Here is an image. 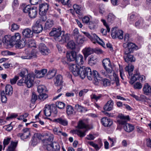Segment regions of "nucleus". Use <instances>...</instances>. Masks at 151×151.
Here are the masks:
<instances>
[{"instance_id":"1","label":"nucleus","mask_w":151,"mask_h":151,"mask_svg":"<svg viewBox=\"0 0 151 151\" xmlns=\"http://www.w3.org/2000/svg\"><path fill=\"white\" fill-rule=\"evenodd\" d=\"M79 75L82 79L84 78L86 76L90 80H91L93 78L96 84L101 80V78L97 71L93 70L92 72L91 68L88 67L83 66L80 68Z\"/></svg>"},{"instance_id":"2","label":"nucleus","mask_w":151,"mask_h":151,"mask_svg":"<svg viewBox=\"0 0 151 151\" xmlns=\"http://www.w3.org/2000/svg\"><path fill=\"white\" fill-rule=\"evenodd\" d=\"M48 136H49V139L50 140L52 139V135L49 133H45L42 134L35 133L32 137L31 145L33 146H35L39 142L40 140H42L43 141L44 139L47 138Z\"/></svg>"},{"instance_id":"3","label":"nucleus","mask_w":151,"mask_h":151,"mask_svg":"<svg viewBox=\"0 0 151 151\" xmlns=\"http://www.w3.org/2000/svg\"><path fill=\"white\" fill-rule=\"evenodd\" d=\"M21 35L19 33H15L14 35L12 36L11 41L12 43H11V45H15V47L17 48L21 49L25 46L24 42L21 40Z\"/></svg>"},{"instance_id":"4","label":"nucleus","mask_w":151,"mask_h":151,"mask_svg":"<svg viewBox=\"0 0 151 151\" xmlns=\"http://www.w3.org/2000/svg\"><path fill=\"white\" fill-rule=\"evenodd\" d=\"M64 32V31H61V28L59 27L53 28L49 34L51 36H54L56 40L60 42V38L61 33Z\"/></svg>"},{"instance_id":"5","label":"nucleus","mask_w":151,"mask_h":151,"mask_svg":"<svg viewBox=\"0 0 151 151\" xmlns=\"http://www.w3.org/2000/svg\"><path fill=\"white\" fill-rule=\"evenodd\" d=\"M111 36L113 38H118L122 39L123 38V32L116 28L112 29L111 31Z\"/></svg>"},{"instance_id":"6","label":"nucleus","mask_w":151,"mask_h":151,"mask_svg":"<svg viewBox=\"0 0 151 151\" xmlns=\"http://www.w3.org/2000/svg\"><path fill=\"white\" fill-rule=\"evenodd\" d=\"M42 24L40 20H37L32 27V31L35 33H39L43 29Z\"/></svg>"},{"instance_id":"7","label":"nucleus","mask_w":151,"mask_h":151,"mask_svg":"<svg viewBox=\"0 0 151 151\" xmlns=\"http://www.w3.org/2000/svg\"><path fill=\"white\" fill-rule=\"evenodd\" d=\"M34 79V75L33 73L28 74L25 77V84L28 88H31L33 86Z\"/></svg>"},{"instance_id":"8","label":"nucleus","mask_w":151,"mask_h":151,"mask_svg":"<svg viewBox=\"0 0 151 151\" xmlns=\"http://www.w3.org/2000/svg\"><path fill=\"white\" fill-rule=\"evenodd\" d=\"M53 138L52 140L49 139V136L47 137L46 138H45L43 141L44 148L48 151H53L52 144H51L50 142L53 140L54 136L52 134Z\"/></svg>"},{"instance_id":"9","label":"nucleus","mask_w":151,"mask_h":151,"mask_svg":"<svg viewBox=\"0 0 151 151\" xmlns=\"http://www.w3.org/2000/svg\"><path fill=\"white\" fill-rule=\"evenodd\" d=\"M129 120L128 116H124L123 114H119L117 117V122L120 124L125 125L127 120Z\"/></svg>"},{"instance_id":"10","label":"nucleus","mask_w":151,"mask_h":151,"mask_svg":"<svg viewBox=\"0 0 151 151\" xmlns=\"http://www.w3.org/2000/svg\"><path fill=\"white\" fill-rule=\"evenodd\" d=\"M55 109L56 108L53 104H46L44 108L45 115L46 116H50L51 115V109Z\"/></svg>"},{"instance_id":"11","label":"nucleus","mask_w":151,"mask_h":151,"mask_svg":"<svg viewBox=\"0 0 151 151\" xmlns=\"http://www.w3.org/2000/svg\"><path fill=\"white\" fill-rule=\"evenodd\" d=\"M69 68L75 76H77L79 74V69L78 66L76 64L70 63L69 65Z\"/></svg>"},{"instance_id":"12","label":"nucleus","mask_w":151,"mask_h":151,"mask_svg":"<svg viewBox=\"0 0 151 151\" xmlns=\"http://www.w3.org/2000/svg\"><path fill=\"white\" fill-rule=\"evenodd\" d=\"M127 51H125L124 52V59L125 61L127 63L134 62L135 58L132 55H130Z\"/></svg>"},{"instance_id":"13","label":"nucleus","mask_w":151,"mask_h":151,"mask_svg":"<svg viewBox=\"0 0 151 151\" xmlns=\"http://www.w3.org/2000/svg\"><path fill=\"white\" fill-rule=\"evenodd\" d=\"M90 40L94 43H97L103 47L105 45L103 42L95 34H92Z\"/></svg>"},{"instance_id":"14","label":"nucleus","mask_w":151,"mask_h":151,"mask_svg":"<svg viewBox=\"0 0 151 151\" xmlns=\"http://www.w3.org/2000/svg\"><path fill=\"white\" fill-rule=\"evenodd\" d=\"M22 34L23 38L26 39L31 38L33 36V31L28 28L24 29Z\"/></svg>"},{"instance_id":"15","label":"nucleus","mask_w":151,"mask_h":151,"mask_svg":"<svg viewBox=\"0 0 151 151\" xmlns=\"http://www.w3.org/2000/svg\"><path fill=\"white\" fill-rule=\"evenodd\" d=\"M23 133H20L17 134V136L20 137L22 139H26L29 137L30 132L28 128H25L23 129Z\"/></svg>"},{"instance_id":"16","label":"nucleus","mask_w":151,"mask_h":151,"mask_svg":"<svg viewBox=\"0 0 151 151\" xmlns=\"http://www.w3.org/2000/svg\"><path fill=\"white\" fill-rule=\"evenodd\" d=\"M35 56L36 54L34 52L26 51L20 57L23 60L30 59Z\"/></svg>"},{"instance_id":"17","label":"nucleus","mask_w":151,"mask_h":151,"mask_svg":"<svg viewBox=\"0 0 151 151\" xmlns=\"http://www.w3.org/2000/svg\"><path fill=\"white\" fill-rule=\"evenodd\" d=\"M114 102L112 100L108 101L103 107V109L106 111H110L114 108Z\"/></svg>"},{"instance_id":"18","label":"nucleus","mask_w":151,"mask_h":151,"mask_svg":"<svg viewBox=\"0 0 151 151\" xmlns=\"http://www.w3.org/2000/svg\"><path fill=\"white\" fill-rule=\"evenodd\" d=\"M39 50L43 55H47L50 52V50L43 43L40 44L39 45Z\"/></svg>"},{"instance_id":"19","label":"nucleus","mask_w":151,"mask_h":151,"mask_svg":"<svg viewBox=\"0 0 151 151\" xmlns=\"http://www.w3.org/2000/svg\"><path fill=\"white\" fill-rule=\"evenodd\" d=\"M49 9V5L47 4H42L40 5V14H46Z\"/></svg>"},{"instance_id":"20","label":"nucleus","mask_w":151,"mask_h":151,"mask_svg":"<svg viewBox=\"0 0 151 151\" xmlns=\"http://www.w3.org/2000/svg\"><path fill=\"white\" fill-rule=\"evenodd\" d=\"M54 121L57 123H59L64 126H67L68 124V122L67 119L63 117H59L55 119L54 120Z\"/></svg>"},{"instance_id":"21","label":"nucleus","mask_w":151,"mask_h":151,"mask_svg":"<svg viewBox=\"0 0 151 151\" xmlns=\"http://www.w3.org/2000/svg\"><path fill=\"white\" fill-rule=\"evenodd\" d=\"M77 55L76 52L71 51L66 53V58L68 61H71L75 60L76 57Z\"/></svg>"},{"instance_id":"22","label":"nucleus","mask_w":151,"mask_h":151,"mask_svg":"<svg viewBox=\"0 0 151 151\" xmlns=\"http://www.w3.org/2000/svg\"><path fill=\"white\" fill-rule=\"evenodd\" d=\"M101 122L102 124L105 127L110 126L112 124V122L111 119L106 117H104L101 119Z\"/></svg>"},{"instance_id":"23","label":"nucleus","mask_w":151,"mask_h":151,"mask_svg":"<svg viewBox=\"0 0 151 151\" xmlns=\"http://www.w3.org/2000/svg\"><path fill=\"white\" fill-rule=\"evenodd\" d=\"M85 58H86L88 55H91L93 52V49L90 47H86L82 50Z\"/></svg>"},{"instance_id":"24","label":"nucleus","mask_w":151,"mask_h":151,"mask_svg":"<svg viewBox=\"0 0 151 151\" xmlns=\"http://www.w3.org/2000/svg\"><path fill=\"white\" fill-rule=\"evenodd\" d=\"M143 93L146 95H148L151 93V86L148 83H145L143 88Z\"/></svg>"},{"instance_id":"25","label":"nucleus","mask_w":151,"mask_h":151,"mask_svg":"<svg viewBox=\"0 0 151 151\" xmlns=\"http://www.w3.org/2000/svg\"><path fill=\"white\" fill-rule=\"evenodd\" d=\"M62 76L60 75L57 76L54 79V84L57 86H62L63 81Z\"/></svg>"},{"instance_id":"26","label":"nucleus","mask_w":151,"mask_h":151,"mask_svg":"<svg viewBox=\"0 0 151 151\" xmlns=\"http://www.w3.org/2000/svg\"><path fill=\"white\" fill-rule=\"evenodd\" d=\"M23 42H24L25 46L26 45L28 47H32L36 46L34 41L29 38L25 39Z\"/></svg>"},{"instance_id":"27","label":"nucleus","mask_w":151,"mask_h":151,"mask_svg":"<svg viewBox=\"0 0 151 151\" xmlns=\"http://www.w3.org/2000/svg\"><path fill=\"white\" fill-rule=\"evenodd\" d=\"M37 7L35 6H33L30 9L28 13L29 16L32 18H35L37 16Z\"/></svg>"},{"instance_id":"28","label":"nucleus","mask_w":151,"mask_h":151,"mask_svg":"<svg viewBox=\"0 0 151 151\" xmlns=\"http://www.w3.org/2000/svg\"><path fill=\"white\" fill-rule=\"evenodd\" d=\"M87 130L82 131L81 129H78L72 131V133L73 134H76L80 137H84L86 135V132Z\"/></svg>"},{"instance_id":"29","label":"nucleus","mask_w":151,"mask_h":151,"mask_svg":"<svg viewBox=\"0 0 151 151\" xmlns=\"http://www.w3.org/2000/svg\"><path fill=\"white\" fill-rule=\"evenodd\" d=\"M127 46L128 50H126V51H128L129 53L132 52L134 50L137 49V47L133 43H129L127 44Z\"/></svg>"},{"instance_id":"30","label":"nucleus","mask_w":151,"mask_h":151,"mask_svg":"<svg viewBox=\"0 0 151 151\" xmlns=\"http://www.w3.org/2000/svg\"><path fill=\"white\" fill-rule=\"evenodd\" d=\"M18 143L17 142H14L12 141L6 150L7 151H15L16 148L17 147Z\"/></svg>"},{"instance_id":"31","label":"nucleus","mask_w":151,"mask_h":151,"mask_svg":"<svg viewBox=\"0 0 151 151\" xmlns=\"http://www.w3.org/2000/svg\"><path fill=\"white\" fill-rule=\"evenodd\" d=\"M124 129L126 132H130L134 130V127L132 125L127 123L124 126Z\"/></svg>"},{"instance_id":"32","label":"nucleus","mask_w":151,"mask_h":151,"mask_svg":"<svg viewBox=\"0 0 151 151\" xmlns=\"http://www.w3.org/2000/svg\"><path fill=\"white\" fill-rule=\"evenodd\" d=\"M75 60L76 63L79 65H83L84 63L83 57L82 55L80 54H79L77 56H76Z\"/></svg>"},{"instance_id":"33","label":"nucleus","mask_w":151,"mask_h":151,"mask_svg":"<svg viewBox=\"0 0 151 151\" xmlns=\"http://www.w3.org/2000/svg\"><path fill=\"white\" fill-rule=\"evenodd\" d=\"M47 72V70L45 69H42L41 70H36L35 71L37 77L39 78L44 76Z\"/></svg>"},{"instance_id":"34","label":"nucleus","mask_w":151,"mask_h":151,"mask_svg":"<svg viewBox=\"0 0 151 151\" xmlns=\"http://www.w3.org/2000/svg\"><path fill=\"white\" fill-rule=\"evenodd\" d=\"M13 91V88L12 86L9 84L6 85L5 89V92L6 94L10 96L12 94Z\"/></svg>"},{"instance_id":"35","label":"nucleus","mask_w":151,"mask_h":151,"mask_svg":"<svg viewBox=\"0 0 151 151\" xmlns=\"http://www.w3.org/2000/svg\"><path fill=\"white\" fill-rule=\"evenodd\" d=\"M12 36L10 35H6L3 38L2 41L4 43L9 44L11 45V43H12L11 41Z\"/></svg>"},{"instance_id":"36","label":"nucleus","mask_w":151,"mask_h":151,"mask_svg":"<svg viewBox=\"0 0 151 151\" xmlns=\"http://www.w3.org/2000/svg\"><path fill=\"white\" fill-rule=\"evenodd\" d=\"M56 71L54 69L50 70L46 75V77L48 79H50L55 75Z\"/></svg>"},{"instance_id":"37","label":"nucleus","mask_w":151,"mask_h":151,"mask_svg":"<svg viewBox=\"0 0 151 151\" xmlns=\"http://www.w3.org/2000/svg\"><path fill=\"white\" fill-rule=\"evenodd\" d=\"M53 25V21L52 20L48 19L45 24L44 28L46 29H49L51 28Z\"/></svg>"},{"instance_id":"38","label":"nucleus","mask_w":151,"mask_h":151,"mask_svg":"<svg viewBox=\"0 0 151 151\" xmlns=\"http://www.w3.org/2000/svg\"><path fill=\"white\" fill-rule=\"evenodd\" d=\"M74 109L73 107L70 105H68L66 107V112L68 115H71L73 114Z\"/></svg>"},{"instance_id":"39","label":"nucleus","mask_w":151,"mask_h":151,"mask_svg":"<svg viewBox=\"0 0 151 151\" xmlns=\"http://www.w3.org/2000/svg\"><path fill=\"white\" fill-rule=\"evenodd\" d=\"M63 35L61 36L60 38V42L62 41L63 42H66L69 39V36L68 34L65 35V32L64 33H62Z\"/></svg>"},{"instance_id":"40","label":"nucleus","mask_w":151,"mask_h":151,"mask_svg":"<svg viewBox=\"0 0 151 151\" xmlns=\"http://www.w3.org/2000/svg\"><path fill=\"white\" fill-rule=\"evenodd\" d=\"M103 65L104 68H106L107 67H111V65L110 60L109 58L104 59L102 61Z\"/></svg>"},{"instance_id":"41","label":"nucleus","mask_w":151,"mask_h":151,"mask_svg":"<svg viewBox=\"0 0 151 151\" xmlns=\"http://www.w3.org/2000/svg\"><path fill=\"white\" fill-rule=\"evenodd\" d=\"M23 11L25 13H29L31 9V6L29 5H26L24 4H23L22 5Z\"/></svg>"},{"instance_id":"42","label":"nucleus","mask_w":151,"mask_h":151,"mask_svg":"<svg viewBox=\"0 0 151 151\" xmlns=\"http://www.w3.org/2000/svg\"><path fill=\"white\" fill-rule=\"evenodd\" d=\"M37 91L39 93H45L46 91V87L44 85H39L37 87Z\"/></svg>"},{"instance_id":"43","label":"nucleus","mask_w":151,"mask_h":151,"mask_svg":"<svg viewBox=\"0 0 151 151\" xmlns=\"http://www.w3.org/2000/svg\"><path fill=\"white\" fill-rule=\"evenodd\" d=\"M67 46L69 49H74L75 48L76 44L73 40H70L68 43Z\"/></svg>"},{"instance_id":"44","label":"nucleus","mask_w":151,"mask_h":151,"mask_svg":"<svg viewBox=\"0 0 151 151\" xmlns=\"http://www.w3.org/2000/svg\"><path fill=\"white\" fill-rule=\"evenodd\" d=\"M53 151H59L60 148V147L59 144L56 142H54L52 144Z\"/></svg>"},{"instance_id":"45","label":"nucleus","mask_w":151,"mask_h":151,"mask_svg":"<svg viewBox=\"0 0 151 151\" xmlns=\"http://www.w3.org/2000/svg\"><path fill=\"white\" fill-rule=\"evenodd\" d=\"M139 74L136 73L134 74L131 79V81L129 82L130 84H133L135 81L138 79Z\"/></svg>"},{"instance_id":"46","label":"nucleus","mask_w":151,"mask_h":151,"mask_svg":"<svg viewBox=\"0 0 151 151\" xmlns=\"http://www.w3.org/2000/svg\"><path fill=\"white\" fill-rule=\"evenodd\" d=\"M115 18L116 17L113 14L110 13L108 15L107 20L108 22L110 23H112L115 19Z\"/></svg>"},{"instance_id":"47","label":"nucleus","mask_w":151,"mask_h":151,"mask_svg":"<svg viewBox=\"0 0 151 151\" xmlns=\"http://www.w3.org/2000/svg\"><path fill=\"white\" fill-rule=\"evenodd\" d=\"M134 69V66L132 65H129L125 68V71L128 72L129 74L133 71Z\"/></svg>"},{"instance_id":"48","label":"nucleus","mask_w":151,"mask_h":151,"mask_svg":"<svg viewBox=\"0 0 151 151\" xmlns=\"http://www.w3.org/2000/svg\"><path fill=\"white\" fill-rule=\"evenodd\" d=\"M1 54L2 55L4 56L15 55V53L10 52L8 50H5L2 51L1 52Z\"/></svg>"},{"instance_id":"49","label":"nucleus","mask_w":151,"mask_h":151,"mask_svg":"<svg viewBox=\"0 0 151 151\" xmlns=\"http://www.w3.org/2000/svg\"><path fill=\"white\" fill-rule=\"evenodd\" d=\"M11 139V138L10 137H7L5 139H4L3 142V144L4 145V149L6 146L8 145V144L9 143Z\"/></svg>"},{"instance_id":"50","label":"nucleus","mask_w":151,"mask_h":151,"mask_svg":"<svg viewBox=\"0 0 151 151\" xmlns=\"http://www.w3.org/2000/svg\"><path fill=\"white\" fill-rule=\"evenodd\" d=\"M1 99L2 102L5 103L6 102L7 99L5 95L4 91H2L1 92Z\"/></svg>"},{"instance_id":"51","label":"nucleus","mask_w":151,"mask_h":151,"mask_svg":"<svg viewBox=\"0 0 151 151\" xmlns=\"http://www.w3.org/2000/svg\"><path fill=\"white\" fill-rule=\"evenodd\" d=\"M62 129L59 127H55L53 129L54 133L59 136H60L61 133Z\"/></svg>"},{"instance_id":"52","label":"nucleus","mask_w":151,"mask_h":151,"mask_svg":"<svg viewBox=\"0 0 151 151\" xmlns=\"http://www.w3.org/2000/svg\"><path fill=\"white\" fill-rule=\"evenodd\" d=\"M88 126L82 121H80L78 124V127L79 129L86 128Z\"/></svg>"},{"instance_id":"53","label":"nucleus","mask_w":151,"mask_h":151,"mask_svg":"<svg viewBox=\"0 0 151 151\" xmlns=\"http://www.w3.org/2000/svg\"><path fill=\"white\" fill-rule=\"evenodd\" d=\"M102 96L101 94H99L98 95L95 94H92L91 95V98L92 99H94L96 101L99 99Z\"/></svg>"},{"instance_id":"54","label":"nucleus","mask_w":151,"mask_h":151,"mask_svg":"<svg viewBox=\"0 0 151 151\" xmlns=\"http://www.w3.org/2000/svg\"><path fill=\"white\" fill-rule=\"evenodd\" d=\"M75 109L77 111L82 112L83 111L84 108L82 106L77 104L75 105Z\"/></svg>"},{"instance_id":"55","label":"nucleus","mask_w":151,"mask_h":151,"mask_svg":"<svg viewBox=\"0 0 151 151\" xmlns=\"http://www.w3.org/2000/svg\"><path fill=\"white\" fill-rule=\"evenodd\" d=\"M47 97V95L45 93H40L39 96V98L42 101H43Z\"/></svg>"},{"instance_id":"56","label":"nucleus","mask_w":151,"mask_h":151,"mask_svg":"<svg viewBox=\"0 0 151 151\" xmlns=\"http://www.w3.org/2000/svg\"><path fill=\"white\" fill-rule=\"evenodd\" d=\"M88 143L91 146L94 147L96 150H98L100 149V147L98 145L94 143L93 141H89L88 142Z\"/></svg>"},{"instance_id":"57","label":"nucleus","mask_w":151,"mask_h":151,"mask_svg":"<svg viewBox=\"0 0 151 151\" xmlns=\"http://www.w3.org/2000/svg\"><path fill=\"white\" fill-rule=\"evenodd\" d=\"M28 73L27 70L25 69H22L20 72L19 73V76L23 78V77L26 74Z\"/></svg>"},{"instance_id":"58","label":"nucleus","mask_w":151,"mask_h":151,"mask_svg":"<svg viewBox=\"0 0 151 151\" xmlns=\"http://www.w3.org/2000/svg\"><path fill=\"white\" fill-rule=\"evenodd\" d=\"M142 87V85L140 82H137L134 85V89H140Z\"/></svg>"},{"instance_id":"59","label":"nucleus","mask_w":151,"mask_h":151,"mask_svg":"<svg viewBox=\"0 0 151 151\" xmlns=\"http://www.w3.org/2000/svg\"><path fill=\"white\" fill-rule=\"evenodd\" d=\"M102 84L104 86H106L110 85V81L106 78H105L102 80Z\"/></svg>"},{"instance_id":"60","label":"nucleus","mask_w":151,"mask_h":151,"mask_svg":"<svg viewBox=\"0 0 151 151\" xmlns=\"http://www.w3.org/2000/svg\"><path fill=\"white\" fill-rule=\"evenodd\" d=\"M56 106L60 109L64 108L65 106V104L61 102H58L56 103Z\"/></svg>"},{"instance_id":"61","label":"nucleus","mask_w":151,"mask_h":151,"mask_svg":"<svg viewBox=\"0 0 151 151\" xmlns=\"http://www.w3.org/2000/svg\"><path fill=\"white\" fill-rule=\"evenodd\" d=\"M73 8L76 13L79 14L80 13V7L79 5L74 4L73 6Z\"/></svg>"},{"instance_id":"62","label":"nucleus","mask_w":151,"mask_h":151,"mask_svg":"<svg viewBox=\"0 0 151 151\" xmlns=\"http://www.w3.org/2000/svg\"><path fill=\"white\" fill-rule=\"evenodd\" d=\"M19 79V77L18 76H15L13 78L10 79V82L12 84H14L16 83L17 81Z\"/></svg>"},{"instance_id":"63","label":"nucleus","mask_w":151,"mask_h":151,"mask_svg":"<svg viewBox=\"0 0 151 151\" xmlns=\"http://www.w3.org/2000/svg\"><path fill=\"white\" fill-rule=\"evenodd\" d=\"M73 33L75 39L78 38V37H79V32L78 29L75 28L73 31Z\"/></svg>"},{"instance_id":"64","label":"nucleus","mask_w":151,"mask_h":151,"mask_svg":"<svg viewBox=\"0 0 151 151\" xmlns=\"http://www.w3.org/2000/svg\"><path fill=\"white\" fill-rule=\"evenodd\" d=\"M88 27L90 29H94L96 28V23L94 22H90L88 24Z\"/></svg>"}]
</instances>
